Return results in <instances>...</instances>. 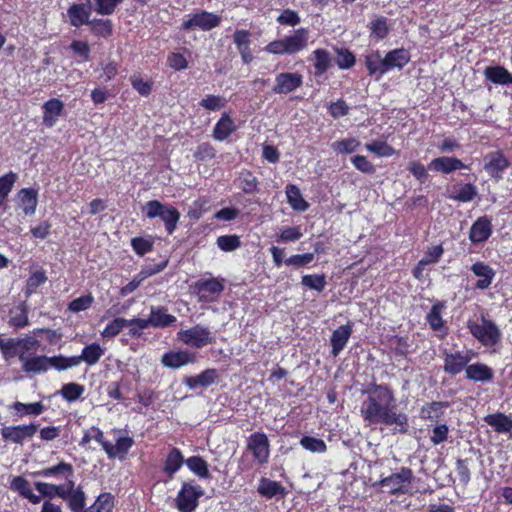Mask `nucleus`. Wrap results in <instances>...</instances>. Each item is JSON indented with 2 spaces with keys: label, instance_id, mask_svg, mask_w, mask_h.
Listing matches in <instances>:
<instances>
[{
  "label": "nucleus",
  "instance_id": "nucleus-1",
  "mask_svg": "<svg viewBox=\"0 0 512 512\" xmlns=\"http://www.w3.org/2000/svg\"><path fill=\"white\" fill-rule=\"evenodd\" d=\"M395 398L392 391L382 385H377L368 391V396L363 401L360 412L365 421L370 424L383 423L394 426L396 432L407 431L408 418L403 413L394 411Z\"/></svg>",
  "mask_w": 512,
  "mask_h": 512
},
{
  "label": "nucleus",
  "instance_id": "nucleus-2",
  "mask_svg": "<svg viewBox=\"0 0 512 512\" xmlns=\"http://www.w3.org/2000/svg\"><path fill=\"white\" fill-rule=\"evenodd\" d=\"M470 333L484 346L492 347L500 343L502 333L492 320L481 315L477 321H468Z\"/></svg>",
  "mask_w": 512,
  "mask_h": 512
},
{
  "label": "nucleus",
  "instance_id": "nucleus-3",
  "mask_svg": "<svg viewBox=\"0 0 512 512\" xmlns=\"http://www.w3.org/2000/svg\"><path fill=\"white\" fill-rule=\"evenodd\" d=\"M308 39V30L300 28L288 37L270 42L265 50L271 54H295L307 46Z\"/></svg>",
  "mask_w": 512,
  "mask_h": 512
},
{
  "label": "nucleus",
  "instance_id": "nucleus-4",
  "mask_svg": "<svg viewBox=\"0 0 512 512\" xmlns=\"http://www.w3.org/2000/svg\"><path fill=\"white\" fill-rule=\"evenodd\" d=\"M39 346V341L31 338H10L1 345L6 359L18 356L20 362L34 355Z\"/></svg>",
  "mask_w": 512,
  "mask_h": 512
},
{
  "label": "nucleus",
  "instance_id": "nucleus-5",
  "mask_svg": "<svg viewBox=\"0 0 512 512\" xmlns=\"http://www.w3.org/2000/svg\"><path fill=\"white\" fill-rule=\"evenodd\" d=\"M177 338L185 345L197 349H201L214 342V337L210 329L201 325H195L189 329L180 330L177 333Z\"/></svg>",
  "mask_w": 512,
  "mask_h": 512
},
{
  "label": "nucleus",
  "instance_id": "nucleus-6",
  "mask_svg": "<svg viewBox=\"0 0 512 512\" xmlns=\"http://www.w3.org/2000/svg\"><path fill=\"white\" fill-rule=\"evenodd\" d=\"M412 479V470L401 467L397 472L381 479L379 485L385 488L388 493L395 495L407 492V487L411 484Z\"/></svg>",
  "mask_w": 512,
  "mask_h": 512
},
{
  "label": "nucleus",
  "instance_id": "nucleus-7",
  "mask_svg": "<svg viewBox=\"0 0 512 512\" xmlns=\"http://www.w3.org/2000/svg\"><path fill=\"white\" fill-rule=\"evenodd\" d=\"M202 495L201 486L184 483L175 500L177 509L180 512H194Z\"/></svg>",
  "mask_w": 512,
  "mask_h": 512
},
{
  "label": "nucleus",
  "instance_id": "nucleus-8",
  "mask_svg": "<svg viewBox=\"0 0 512 512\" xmlns=\"http://www.w3.org/2000/svg\"><path fill=\"white\" fill-rule=\"evenodd\" d=\"M220 20L221 19L219 16L202 10L187 15L182 22L181 29L187 31L196 29L208 31L217 27L220 23Z\"/></svg>",
  "mask_w": 512,
  "mask_h": 512
},
{
  "label": "nucleus",
  "instance_id": "nucleus-9",
  "mask_svg": "<svg viewBox=\"0 0 512 512\" xmlns=\"http://www.w3.org/2000/svg\"><path fill=\"white\" fill-rule=\"evenodd\" d=\"M247 450L252 453L258 464H266L270 456V443L266 434L262 432L252 433L247 438Z\"/></svg>",
  "mask_w": 512,
  "mask_h": 512
},
{
  "label": "nucleus",
  "instance_id": "nucleus-10",
  "mask_svg": "<svg viewBox=\"0 0 512 512\" xmlns=\"http://www.w3.org/2000/svg\"><path fill=\"white\" fill-rule=\"evenodd\" d=\"M194 289L199 297V301L213 302L224 290L223 281L218 278L200 279Z\"/></svg>",
  "mask_w": 512,
  "mask_h": 512
},
{
  "label": "nucleus",
  "instance_id": "nucleus-11",
  "mask_svg": "<svg viewBox=\"0 0 512 512\" xmlns=\"http://www.w3.org/2000/svg\"><path fill=\"white\" fill-rule=\"evenodd\" d=\"M474 356L473 351L468 350L465 352L456 351V352H446L444 354V366L443 370L450 375H457L461 373L463 370H466L469 362L472 360Z\"/></svg>",
  "mask_w": 512,
  "mask_h": 512
},
{
  "label": "nucleus",
  "instance_id": "nucleus-12",
  "mask_svg": "<svg viewBox=\"0 0 512 512\" xmlns=\"http://www.w3.org/2000/svg\"><path fill=\"white\" fill-rule=\"evenodd\" d=\"M37 429L38 426L35 424L6 426L1 429V436L5 441L22 444L25 439L32 438Z\"/></svg>",
  "mask_w": 512,
  "mask_h": 512
},
{
  "label": "nucleus",
  "instance_id": "nucleus-13",
  "mask_svg": "<svg viewBox=\"0 0 512 512\" xmlns=\"http://www.w3.org/2000/svg\"><path fill=\"white\" fill-rule=\"evenodd\" d=\"M302 83L303 77L298 73H280L275 77L273 92L276 94H288L298 89Z\"/></svg>",
  "mask_w": 512,
  "mask_h": 512
},
{
  "label": "nucleus",
  "instance_id": "nucleus-14",
  "mask_svg": "<svg viewBox=\"0 0 512 512\" xmlns=\"http://www.w3.org/2000/svg\"><path fill=\"white\" fill-rule=\"evenodd\" d=\"M196 361V354L187 350L170 351L161 358L162 365L172 369H177L187 364H194Z\"/></svg>",
  "mask_w": 512,
  "mask_h": 512
},
{
  "label": "nucleus",
  "instance_id": "nucleus-15",
  "mask_svg": "<svg viewBox=\"0 0 512 512\" xmlns=\"http://www.w3.org/2000/svg\"><path fill=\"white\" fill-rule=\"evenodd\" d=\"M484 169L497 181L502 178L501 173L509 166V161L500 152H491L484 158Z\"/></svg>",
  "mask_w": 512,
  "mask_h": 512
},
{
  "label": "nucleus",
  "instance_id": "nucleus-16",
  "mask_svg": "<svg viewBox=\"0 0 512 512\" xmlns=\"http://www.w3.org/2000/svg\"><path fill=\"white\" fill-rule=\"evenodd\" d=\"M36 490L44 497L53 498L55 496L60 497L61 499H66L69 491L75 486L74 481L69 479L63 485H55L46 482H35Z\"/></svg>",
  "mask_w": 512,
  "mask_h": 512
},
{
  "label": "nucleus",
  "instance_id": "nucleus-17",
  "mask_svg": "<svg viewBox=\"0 0 512 512\" xmlns=\"http://www.w3.org/2000/svg\"><path fill=\"white\" fill-rule=\"evenodd\" d=\"M428 168L443 174H450L456 170L465 169L467 166L458 158L442 156L433 159L429 163Z\"/></svg>",
  "mask_w": 512,
  "mask_h": 512
},
{
  "label": "nucleus",
  "instance_id": "nucleus-18",
  "mask_svg": "<svg viewBox=\"0 0 512 512\" xmlns=\"http://www.w3.org/2000/svg\"><path fill=\"white\" fill-rule=\"evenodd\" d=\"M37 196V191L32 188L21 189L15 198L18 208L26 215H33L38 203Z\"/></svg>",
  "mask_w": 512,
  "mask_h": 512
},
{
  "label": "nucleus",
  "instance_id": "nucleus-19",
  "mask_svg": "<svg viewBox=\"0 0 512 512\" xmlns=\"http://www.w3.org/2000/svg\"><path fill=\"white\" fill-rule=\"evenodd\" d=\"M352 326V323H347L333 331L330 342L332 347L331 354L334 357H337L346 346L352 334Z\"/></svg>",
  "mask_w": 512,
  "mask_h": 512
},
{
  "label": "nucleus",
  "instance_id": "nucleus-20",
  "mask_svg": "<svg viewBox=\"0 0 512 512\" xmlns=\"http://www.w3.org/2000/svg\"><path fill=\"white\" fill-rule=\"evenodd\" d=\"M133 444L134 441L131 437L123 436L117 438L115 444H112L109 441L104 443V451L110 459H124Z\"/></svg>",
  "mask_w": 512,
  "mask_h": 512
},
{
  "label": "nucleus",
  "instance_id": "nucleus-21",
  "mask_svg": "<svg viewBox=\"0 0 512 512\" xmlns=\"http://www.w3.org/2000/svg\"><path fill=\"white\" fill-rule=\"evenodd\" d=\"M92 5L87 4H73L67 10L69 23L71 26L80 27L84 24H89Z\"/></svg>",
  "mask_w": 512,
  "mask_h": 512
},
{
  "label": "nucleus",
  "instance_id": "nucleus-22",
  "mask_svg": "<svg viewBox=\"0 0 512 512\" xmlns=\"http://www.w3.org/2000/svg\"><path fill=\"white\" fill-rule=\"evenodd\" d=\"M465 373L467 379L475 382H490L494 377L493 369L481 362L468 365Z\"/></svg>",
  "mask_w": 512,
  "mask_h": 512
},
{
  "label": "nucleus",
  "instance_id": "nucleus-23",
  "mask_svg": "<svg viewBox=\"0 0 512 512\" xmlns=\"http://www.w3.org/2000/svg\"><path fill=\"white\" fill-rule=\"evenodd\" d=\"M148 323L154 328H165L176 322L174 315L168 314L164 307L152 306L150 315L147 318Z\"/></svg>",
  "mask_w": 512,
  "mask_h": 512
},
{
  "label": "nucleus",
  "instance_id": "nucleus-24",
  "mask_svg": "<svg viewBox=\"0 0 512 512\" xmlns=\"http://www.w3.org/2000/svg\"><path fill=\"white\" fill-rule=\"evenodd\" d=\"M216 378V369H206L197 376H189L184 378L183 383L190 389H196L198 387H207L213 384Z\"/></svg>",
  "mask_w": 512,
  "mask_h": 512
},
{
  "label": "nucleus",
  "instance_id": "nucleus-25",
  "mask_svg": "<svg viewBox=\"0 0 512 512\" xmlns=\"http://www.w3.org/2000/svg\"><path fill=\"white\" fill-rule=\"evenodd\" d=\"M64 104L59 99H50L44 103L43 123L47 127H52L56 124L58 117L61 115Z\"/></svg>",
  "mask_w": 512,
  "mask_h": 512
},
{
  "label": "nucleus",
  "instance_id": "nucleus-26",
  "mask_svg": "<svg viewBox=\"0 0 512 512\" xmlns=\"http://www.w3.org/2000/svg\"><path fill=\"white\" fill-rule=\"evenodd\" d=\"M49 357L32 355L21 361L22 369L26 373H44L49 370Z\"/></svg>",
  "mask_w": 512,
  "mask_h": 512
},
{
  "label": "nucleus",
  "instance_id": "nucleus-27",
  "mask_svg": "<svg viewBox=\"0 0 512 512\" xmlns=\"http://www.w3.org/2000/svg\"><path fill=\"white\" fill-rule=\"evenodd\" d=\"M492 232L491 222L487 218H479L470 229V240L473 243L486 241Z\"/></svg>",
  "mask_w": 512,
  "mask_h": 512
},
{
  "label": "nucleus",
  "instance_id": "nucleus-28",
  "mask_svg": "<svg viewBox=\"0 0 512 512\" xmlns=\"http://www.w3.org/2000/svg\"><path fill=\"white\" fill-rule=\"evenodd\" d=\"M387 72L392 69H402L410 61V53L404 48L389 51L385 56Z\"/></svg>",
  "mask_w": 512,
  "mask_h": 512
},
{
  "label": "nucleus",
  "instance_id": "nucleus-29",
  "mask_svg": "<svg viewBox=\"0 0 512 512\" xmlns=\"http://www.w3.org/2000/svg\"><path fill=\"white\" fill-rule=\"evenodd\" d=\"M472 272L479 277L476 283L478 289H487L495 276L493 269L483 262H476L471 267Z\"/></svg>",
  "mask_w": 512,
  "mask_h": 512
},
{
  "label": "nucleus",
  "instance_id": "nucleus-30",
  "mask_svg": "<svg viewBox=\"0 0 512 512\" xmlns=\"http://www.w3.org/2000/svg\"><path fill=\"white\" fill-rule=\"evenodd\" d=\"M73 467L71 464L66 462H60L59 464L44 468L42 470L34 472L32 475L35 477H59L65 476L67 481L73 476Z\"/></svg>",
  "mask_w": 512,
  "mask_h": 512
},
{
  "label": "nucleus",
  "instance_id": "nucleus-31",
  "mask_svg": "<svg viewBox=\"0 0 512 512\" xmlns=\"http://www.w3.org/2000/svg\"><path fill=\"white\" fill-rule=\"evenodd\" d=\"M365 65L370 75H378V78L387 73L385 57L379 51H374L365 56Z\"/></svg>",
  "mask_w": 512,
  "mask_h": 512
},
{
  "label": "nucleus",
  "instance_id": "nucleus-32",
  "mask_svg": "<svg viewBox=\"0 0 512 512\" xmlns=\"http://www.w3.org/2000/svg\"><path fill=\"white\" fill-rule=\"evenodd\" d=\"M236 125L229 115L223 114L213 129V137L218 141L226 140L234 131Z\"/></svg>",
  "mask_w": 512,
  "mask_h": 512
},
{
  "label": "nucleus",
  "instance_id": "nucleus-33",
  "mask_svg": "<svg viewBox=\"0 0 512 512\" xmlns=\"http://www.w3.org/2000/svg\"><path fill=\"white\" fill-rule=\"evenodd\" d=\"M105 349L97 343H92L83 348L81 355L76 356L79 359V364L83 361L89 366L98 363L100 358L104 355Z\"/></svg>",
  "mask_w": 512,
  "mask_h": 512
},
{
  "label": "nucleus",
  "instance_id": "nucleus-34",
  "mask_svg": "<svg viewBox=\"0 0 512 512\" xmlns=\"http://www.w3.org/2000/svg\"><path fill=\"white\" fill-rule=\"evenodd\" d=\"M485 422L498 433H507L512 430V419L503 413L488 415L485 417Z\"/></svg>",
  "mask_w": 512,
  "mask_h": 512
},
{
  "label": "nucleus",
  "instance_id": "nucleus-35",
  "mask_svg": "<svg viewBox=\"0 0 512 512\" xmlns=\"http://www.w3.org/2000/svg\"><path fill=\"white\" fill-rule=\"evenodd\" d=\"M448 406V402L434 401L427 403L422 406L420 410V417L423 420L436 421L442 416L443 409L447 408Z\"/></svg>",
  "mask_w": 512,
  "mask_h": 512
},
{
  "label": "nucleus",
  "instance_id": "nucleus-36",
  "mask_svg": "<svg viewBox=\"0 0 512 512\" xmlns=\"http://www.w3.org/2000/svg\"><path fill=\"white\" fill-rule=\"evenodd\" d=\"M484 75L495 84L512 83V74L502 66L487 67L484 71Z\"/></svg>",
  "mask_w": 512,
  "mask_h": 512
},
{
  "label": "nucleus",
  "instance_id": "nucleus-37",
  "mask_svg": "<svg viewBox=\"0 0 512 512\" xmlns=\"http://www.w3.org/2000/svg\"><path fill=\"white\" fill-rule=\"evenodd\" d=\"M287 200L290 206L297 211H306L309 207L308 203L302 197L299 188L293 184L286 187Z\"/></svg>",
  "mask_w": 512,
  "mask_h": 512
},
{
  "label": "nucleus",
  "instance_id": "nucleus-38",
  "mask_svg": "<svg viewBox=\"0 0 512 512\" xmlns=\"http://www.w3.org/2000/svg\"><path fill=\"white\" fill-rule=\"evenodd\" d=\"M184 462L183 455L180 450L174 448L167 455V459L164 464V472L169 475L170 478L181 468Z\"/></svg>",
  "mask_w": 512,
  "mask_h": 512
},
{
  "label": "nucleus",
  "instance_id": "nucleus-39",
  "mask_svg": "<svg viewBox=\"0 0 512 512\" xmlns=\"http://www.w3.org/2000/svg\"><path fill=\"white\" fill-rule=\"evenodd\" d=\"M257 491L267 498H272L279 494H284L285 489L276 481L261 478Z\"/></svg>",
  "mask_w": 512,
  "mask_h": 512
},
{
  "label": "nucleus",
  "instance_id": "nucleus-40",
  "mask_svg": "<svg viewBox=\"0 0 512 512\" xmlns=\"http://www.w3.org/2000/svg\"><path fill=\"white\" fill-rule=\"evenodd\" d=\"M159 218L164 222L168 234H173L180 219V213L173 206L166 205Z\"/></svg>",
  "mask_w": 512,
  "mask_h": 512
},
{
  "label": "nucleus",
  "instance_id": "nucleus-41",
  "mask_svg": "<svg viewBox=\"0 0 512 512\" xmlns=\"http://www.w3.org/2000/svg\"><path fill=\"white\" fill-rule=\"evenodd\" d=\"M49 369L54 368L58 371L67 370L79 366V359L76 356L66 357L63 355L49 357Z\"/></svg>",
  "mask_w": 512,
  "mask_h": 512
},
{
  "label": "nucleus",
  "instance_id": "nucleus-42",
  "mask_svg": "<svg viewBox=\"0 0 512 512\" xmlns=\"http://www.w3.org/2000/svg\"><path fill=\"white\" fill-rule=\"evenodd\" d=\"M65 500L68 501L72 512H85V494L81 488L75 489L73 486Z\"/></svg>",
  "mask_w": 512,
  "mask_h": 512
},
{
  "label": "nucleus",
  "instance_id": "nucleus-43",
  "mask_svg": "<svg viewBox=\"0 0 512 512\" xmlns=\"http://www.w3.org/2000/svg\"><path fill=\"white\" fill-rule=\"evenodd\" d=\"M85 391V387L81 384L70 382L64 384L59 391L63 399L68 402H74L78 400Z\"/></svg>",
  "mask_w": 512,
  "mask_h": 512
},
{
  "label": "nucleus",
  "instance_id": "nucleus-44",
  "mask_svg": "<svg viewBox=\"0 0 512 512\" xmlns=\"http://www.w3.org/2000/svg\"><path fill=\"white\" fill-rule=\"evenodd\" d=\"M114 497L110 493H102L98 496L95 503L85 512H112L114 507Z\"/></svg>",
  "mask_w": 512,
  "mask_h": 512
},
{
  "label": "nucleus",
  "instance_id": "nucleus-45",
  "mask_svg": "<svg viewBox=\"0 0 512 512\" xmlns=\"http://www.w3.org/2000/svg\"><path fill=\"white\" fill-rule=\"evenodd\" d=\"M187 467L201 478H208L209 471L207 462L198 456H193L185 461Z\"/></svg>",
  "mask_w": 512,
  "mask_h": 512
},
{
  "label": "nucleus",
  "instance_id": "nucleus-46",
  "mask_svg": "<svg viewBox=\"0 0 512 512\" xmlns=\"http://www.w3.org/2000/svg\"><path fill=\"white\" fill-rule=\"evenodd\" d=\"M314 57V67L316 69L317 74L325 73L330 67L331 57L327 50L317 49L313 52Z\"/></svg>",
  "mask_w": 512,
  "mask_h": 512
},
{
  "label": "nucleus",
  "instance_id": "nucleus-47",
  "mask_svg": "<svg viewBox=\"0 0 512 512\" xmlns=\"http://www.w3.org/2000/svg\"><path fill=\"white\" fill-rule=\"evenodd\" d=\"M369 29L371 36L375 37L377 40L384 39L389 33L387 19L385 17H377L370 22Z\"/></svg>",
  "mask_w": 512,
  "mask_h": 512
},
{
  "label": "nucleus",
  "instance_id": "nucleus-48",
  "mask_svg": "<svg viewBox=\"0 0 512 512\" xmlns=\"http://www.w3.org/2000/svg\"><path fill=\"white\" fill-rule=\"evenodd\" d=\"M238 186L245 193H254L257 191V178L249 171H242L238 177Z\"/></svg>",
  "mask_w": 512,
  "mask_h": 512
},
{
  "label": "nucleus",
  "instance_id": "nucleus-49",
  "mask_svg": "<svg viewBox=\"0 0 512 512\" xmlns=\"http://www.w3.org/2000/svg\"><path fill=\"white\" fill-rule=\"evenodd\" d=\"M336 63L340 69H350L356 62L355 55L346 48H335Z\"/></svg>",
  "mask_w": 512,
  "mask_h": 512
},
{
  "label": "nucleus",
  "instance_id": "nucleus-50",
  "mask_svg": "<svg viewBox=\"0 0 512 512\" xmlns=\"http://www.w3.org/2000/svg\"><path fill=\"white\" fill-rule=\"evenodd\" d=\"M300 445L312 453H324L327 450L326 443L319 438L304 436L300 440Z\"/></svg>",
  "mask_w": 512,
  "mask_h": 512
},
{
  "label": "nucleus",
  "instance_id": "nucleus-51",
  "mask_svg": "<svg viewBox=\"0 0 512 512\" xmlns=\"http://www.w3.org/2000/svg\"><path fill=\"white\" fill-rule=\"evenodd\" d=\"M94 34L101 37H109L112 34V23L109 19H93L89 24Z\"/></svg>",
  "mask_w": 512,
  "mask_h": 512
},
{
  "label": "nucleus",
  "instance_id": "nucleus-52",
  "mask_svg": "<svg viewBox=\"0 0 512 512\" xmlns=\"http://www.w3.org/2000/svg\"><path fill=\"white\" fill-rule=\"evenodd\" d=\"M365 148L369 152L380 157H390L396 153L395 149L392 146L382 141H374L372 143H367L365 145Z\"/></svg>",
  "mask_w": 512,
  "mask_h": 512
},
{
  "label": "nucleus",
  "instance_id": "nucleus-53",
  "mask_svg": "<svg viewBox=\"0 0 512 512\" xmlns=\"http://www.w3.org/2000/svg\"><path fill=\"white\" fill-rule=\"evenodd\" d=\"M127 326L128 319L116 318L104 328L101 335L105 338L115 337Z\"/></svg>",
  "mask_w": 512,
  "mask_h": 512
},
{
  "label": "nucleus",
  "instance_id": "nucleus-54",
  "mask_svg": "<svg viewBox=\"0 0 512 512\" xmlns=\"http://www.w3.org/2000/svg\"><path fill=\"white\" fill-rule=\"evenodd\" d=\"M88 2L92 5V0H88ZM95 6L92 8L101 15H110L114 12L115 8L118 4L122 2V0H93Z\"/></svg>",
  "mask_w": 512,
  "mask_h": 512
},
{
  "label": "nucleus",
  "instance_id": "nucleus-55",
  "mask_svg": "<svg viewBox=\"0 0 512 512\" xmlns=\"http://www.w3.org/2000/svg\"><path fill=\"white\" fill-rule=\"evenodd\" d=\"M301 283L309 289L322 292L326 287L325 275H304Z\"/></svg>",
  "mask_w": 512,
  "mask_h": 512
},
{
  "label": "nucleus",
  "instance_id": "nucleus-56",
  "mask_svg": "<svg viewBox=\"0 0 512 512\" xmlns=\"http://www.w3.org/2000/svg\"><path fill=\"white\" fill-rule=\"evenodd\" d=\"M443 307L444 305L441 303L434 304L427 315V321L430 327L435 331L441 329L443 326V320L441 317Z\"/></svg>",
  "mask_w": 512,
  "mask_h": 512
},
{
  "label": "nucleus",
  "instance_id": "nucleus-57",
  "mask_svg": "<svg viewBox=\"0 0 512 512\" xmlns=\"http://www.w3.org/2000/svg\"><path fill=\"white\" fill-rule=\"evenodd\" d=\"M472 464L471 459H457L456 461V472L463 485H467L471 479L470 466Z\"/></svg>",
  "mask_w": 512,
  "mask_h": 512
},
{
  "label": "nucleus",
  "instance_id": "nucleus-58",
  "mask_svg": "<svg viewBox=\"0 0 512 512\" xmlns=\"http://www.w3.org/2000/svg\"><path fill=\"white\" fill-rule=\"evenodd\" d=\"M218 247L226 252L234 251L240 247V238L236 235H223L217 238Z\"/></svg>",
  "mask_w": 512,
  "mask_h": 512
},
{
  "label": "nucleus",
  "instance_id": "nucleus-59",
  "mask_svg": "<svg viewBox=\"0 0 512 512\" xmlns=\"http://www.w3.org/2000/svg\"><path fill=\"white\" fill-rule=\"evenodd\" d=\"M94 302V298L91 294L83 295L71 301L68 309L74 313L85 311L91 307Z\"/></svg>",
  "mask_w": 512,
  "mask_h": 512
},
{
  "label": "nucleus",
  "instance_id": "nucleus-60",
  "mask_svg": "<svg viewBox=\"0 0 512 512\" xmlns=\"http://www.w3.org/2000/svg\"><path fill=\"white\" fill-rule=\"evenodd\" d=\"M359 145L360 142L355 138H347L334 142L332 148L338 153H352Z\"/></svg>",
  "mask_w": 512,
  "mask_h": 512
},
{
  "label": "nucleus",
  "instance_id": "nucleus-61",
  "mask_svg": "<svg viewBox=\"0 0 512 512\" xmlns=\"http://www.w3.org/2000/svg\"><path fill=\"white\" fill-rule=\"evenodd\" d=\"M17 181V174L10 171L0 177V195L8 197L12 191L15 182Z\"/></svg>",
  "mask_w": 512,
  "mask_h": 512
},
{
  "label": "nucleus",
  "instance_id": "nucleus-62",
  "mask_svg": "<svg viewBox=\"0 0 512 512\" xmlns=\"http://www.w3.org/2000/svg\"><path fill=\"white\" fill-rule=\"evenodd\" d=\"M200 105L207 110L216 111L226 105V100L221 96L207 95L201 100Z\"/></svg>",
  "mask_w": 512,
  "mask_h": 512
},
{
  "label": "nucleus",
  "instance_id": "nucleus-63",
  "mask_svg": "<svg viewBox=\"0 0 512 512\" xmlns=\"http://www.w3.org/2000/svg\"><path fill=\"white\" fill-rule=\"evenodd\" d=\"M130 82L133 88L142 96H148L152 90V84L146 80H144L139 75H132L130 77Z\"/></svg>",
  "mask_w": 512,
  "mask_h": 512
},
{
  "label": "nucleus",
  "instance_id": "nucleus-64",
  "mask_svg": "<svg viewBox=\"0 0 512 512\" xmlns=\"http://www.w3.org/2000/svg\"><path fill=\"white\" fill-rule=\"evenodd\" d=\"M477 195V189L473 184H465L463 185L458 193L455 196H452L451 198L460 201V202H469L474 199V197Z\"/></svg>",
  "mask_w": 512,
  "mask_h": 512
}]
</instances>
